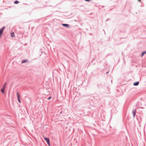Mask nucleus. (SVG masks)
Masks as SVG:
<instances>
[{
	"label": "nucleus",
	"mask_w": 146,
	"mask_h": 146,
	"mask_svg": "<svg viewBox=\"0 0 146 146\" xmlns=\"http://www.w3.org/2000/svg\"><path fill=\"white\" fill-rule=\"evenodd\" d=\"M14 3L15 4H17L19 3V2L17 1H14Z\"/></svg>",
	"instance_id": "nucleus-12"
},
{
	"label": "nucleus",
	"mask_w": 146,
	"mask_h": 146,
	"mask_svg": "<svg viewBox=\"0 0 146 146\" xmlns=\"http://www.w3.org/2000/svg\"><path fill=\"white\" fill-rule=\"evenodd\" d=\"M11 36L12 37H14L15 35H14V33L13 32H12L11 33Z\"/></svg>",
	"instance_id": "nucleus-7"
},
{
	"label": "nucleus",
	"mask_w": 146,
	"mask_h": 146,
	"mask_svg": "<svg viewBox=\"0 0 146 146\" xmlns=\"http://www.w3.org/2000/svg\"><path fill=\"white\" fill-rule=\"evenodd\" d=\"M62 25L63 26H64L65 27H68L69 25L68 24H62Z\"/></svg>",
	"instance_id": "nucleus-6"
},
{
	"label": "nucleus",
	"mask_w": 146,
	"mask_h": 146,
	"mask_svg": "<svg viewBox=\"0 0 146 146\" xmlns=\"http://www.w3.org/2000/svg\"><path fill=\"white\" fill-rule=\"evenodd\" d=\"M28 61V60H27V59H26V60H25L21 62V63H26V62H27Z\"/></svg>",
	"instance_id": "nucleus-5"
},
{
	"label": "nucleus",
	"mask_w": 146,
	"mask_h": 146,
	"mask_svg": "<svg viewBox=\"0 0 146 146\" xmlns=\"http://www.w3.org/2000/svg\"><path fill=\"white\" fill-rule=\"evenodd\" d=\"M141 1V0H138V1Z\"/></svg>",
	"instance_id": "nucleus-16"
},
{
	"label": "nucleus",
	"mask_w": 146,
	"mask_h": 146,
	"mask_svg": "<svg viewBox=\"0 0 146 146\" xmlns=\"http://www.w3.org/2000/svg\"><path fill=\"white\" fill-rule=\"evenodd\" d=\"M17 98L20 97L19 96V94L18 92L17 93Z\"/></svg>",
	"instance_id": "nucleus-13"
},
{
	"label": "nucleus",
	"mask_w": 146,
	"mask_h": 146,
	"mask_svg": "<svg viewBox=\"0 0 146 146\" xmlns=\"http://www.w3.org/2000/svg\"><path fill=\"white\" fill-rule=\"evenodd\" d=\"M51 97H49V98H48V100H50V99H51Z\"/></svg>",
	"instance_id": "nucleus-14"
},
{
	"label": "nucleus",
	"mask_w": 146,
	"mask_h": 146,
	"mask_svg": "<svg viewBox=\"0 0 146 146\" xmlns=\"http://www.w3.org/2000/svg\"><path fill=\"white\" fill-rule=\"evenodd\" d=\"M139 82H137L133 84V85L134 86H137L139 84Z\"/></svg>",
	"instance_id": "nucleus-8"
},
{
	"label": "nucleus",
	"mask_w": 146,
	"mask_h": 146,
	"mask_svg": "<svg viewBox=\"0 0 146 146\" xmlns=\"http://www.w3.org/2000/svg\"><path fill=\"white\" fill-rule=\"evenodd\" d=\"M44 139L45 141L47 142L48 145L50 146V140L47 137H44Z\"/></svg>",
	"instance_id": "nucleus-1"
},
{
	"label": "nucleus",
	"mask_w": 146,
	"mask_h": 146,
	"mask_svg": "<svg viewBox=\"0 0 146 146\" xmlns=\"http://www.w3.org/2000/svg\"><path fill=\"white\" fill-rule=\"evenodd\" d=\"M5 27H3L0 30V37H1V34L2 33L4 29H5Z\"/></svg>",
	"instance_id": "nucleus-2"
},
{
	"label": "nucleus",
	"mask_w": 146,
	"mask_h": 146,
	"mask_svg": "<svg viewBox=\"0 0 146 146\" xmlns=\"http://www.w3.org/2000/svg\"><path fill=\"white\" fill-rule=\"evenodd\" d=\"M6 83H7L5 82L4 84V85H3V88H4V89H5V88L6 86Z\"/></svg>",
	"instance_id": "nucleus-9"
},
{
	"label": "nucleus",
	"mask_w": 146,
	"mask_h": 146,
	"mask_svg": "<svg viewBox=\"0 0 146 146\" xmlns=\"http://www.w3.org/2000/svg\"><path fill=\"white\" fill-rule=\"evenodd\" d=\"M136 112V110L135 109L134 110L133 112V113L134 117L135 115Z\"/></svg>",
	"instance_id": "nucleus-4"
},
{
	"label": "nucleus",
	"mask_w": 146,
	"mask_h": 146,
	"mask_svg": "<svg viewBox=\"0 0 146 146\" xmlns=\"http://www.w3.org/2000/svg\"><path fill=\"white\" fill-rule=\"evenodd\" d=\"M90 0H85L86 1H90Z\"/></svg>",
	"instance_id": "nucleus-15"
},
{
	"label": "nucleus",
	"mask_w": 146,
	"mask_h": 146,
	"mask_svg": "<svg viewBox=\"0 0 146 146\" xmlns=\"http://www.w3.org/2000/svg\"><path fill=\"white\" fill-rule=\"evenodd\" d=\"M145 54H146V51L142 53L141 56L142 57Z\"/></svg>",
	"instance_id": "nucleus-10"
},
{
	"label": "nucleus",
	"mask_w": 146,
	"mask_h": 146,
	"mask_svg": "<svg viewBox=\"0 0 146 146\" xmlns=\"http://www.w3.org/2000/svg\"><path fill=\"white\" fill-rule=\"evenodd\" d=\"M17 99H18V100L19 101V102L20 103H21V100H20V97L17 98Z\"/></svg>",
	"instance_id": "nucleus-11"
},
{
	"label": "nucleus",
	"mask_w": 146,
	"mask_h": 146,
	"mask_svg": "<svg viewBox=\"0 0 146 146\" xmlns=\"http://www.w3.org/2000/svg\"><path fill=\"white\" fill-rule=\"evenodd\" d=\"M5 89H4V88H2L1 90V92L3 94H4L5 93Z\"/></svg>",
	"instance_id": "nucleus-3"
}]
</instances>
